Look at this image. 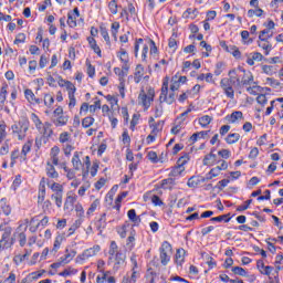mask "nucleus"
Segmentation results:
<instances>
[{"label": "nucleus", "instance_id": "1", "mask_svg": "<svg viewBox=\"0 0 283 283\" xmlns=\"http://www.w3.org/2000/svg\"><path fill=\"white\" fill-rule=\"evenodd\" d=\"M28 129H30V122L28 120V118H22L11 126L12 135L14 136V138H18V140L25 139V136L28 135Z\"/></svg>", "mask_w": 283, "mask_h": 283}, {"label": "nucleus", "instance_id": "2", "mask_svg": "<svg viewBox=\"0 0 283 283\" xmlns=\"http://www.w3.org/2000/svg\"><path fill=\"white\" fill-rule=\"evenodd\" d=\"M156 96V91L154 88L149 87L147 93H145V90H142L138 95V101L143 105L144 109H148L151 107V103H154V97Z\"/></svg>", "mask_w": 283, "mask_h": 283}, {"label": "nucleus", "instance_id": "3", "mask_svg": "<svg viewBox=\"0 0 283 283\" xmlns=\"http://www.w3.org/2000/svg\"><path fill=\"white\" fill-rule=\"evenodd\" d=\"M12 235V228H6L0 240V249H11L14 244V239Z\"/></svg>", "mask_w": 283, "mask_h": 283}, {"label": "nucleus", "instance_id": "4", "mask_svg": "<svg viewBox=\"0 0 283 283\" xmlns=\"http://www.w3.org/2000/svg\"><path fill=\"white\" fill-rule=\"evenodd\" d=\"M108 260L109 262H115L116 264H120V262H125V253L116 249H111L108 251Z\"/></svg>", "mask_w": 283, "mask_h": 283}, {"label": "nucleus", "instance_id": "5", "mask_svg": "<svg viewBox=\"0 0 283 283\" xmlns=\"http://www.w3.org/2000/svg\"><path fill=\"white\" fill-rule=\"evenodd\" d=\"M227 123L235 125V123H240V120H244V114L241 111H234L230 115L226 116Z\"/></svg>", "mask_w": 283, "mask_h": 283}, {"label": "nucleus", "instance_id": "6", "mask_svg": "<svg viewBox=\"0 0 283 283\" xmlns=\"http://www.w3.org/2000/svg\"><path fill=\"white\" fill-rule=\"evenodd\" d=\"M258 45L264 50L265 56H269V53L273 50L271 42H269V38H262V35H259Z\"/></svg>", "mask_w": 283, "mask_h": 283}, {"label": "nucleus", "instance_id": "7", "mask_svg": "<svg viewBox=\"0 0 283 283\" xmlns=\"http://www.w3.org/2000/svg\"><path fill=\"white\" fill-rule=\"evenodd\" d=\"M38 132L42 134L44 138H50L54 134V130H52V124H50V122H45L44 124H42V126H40V129H38Z\"/></svg>", "mask_w": 283, "mask_h": 283}, {"label": "nucleus", "instance_id": "8", "mask_svg": "<svg viewBox=\"0 0 283 283\" xmlns=\"http://www.w3.org/2000/svg\"><path fill=\"white\" fill-rule=\"evenodd\" d=\"M45 174L48 178H51L52 180H57L59 178V171H56V168L54 167V165H52L51 161L46 163Z\"/></svg>", "mask_w": 283, "mask_h": 283}, {"label": "nucleus", "instance_id": "9", "mask_svg": "<svg viewBox=\"0 0 283 283\" xmlns=\"http://www.w3.org/2000/svg\"><path fill=\"white\" fill-rule=\"evenodd\" d=\"M159 103H167V105H174V103H176V93H169V95L167 96V94L163 95L160 94L159 96Z\"/></svg>", "mask_w": 283, "mask_h": 283}, {"label": "nucleus", "instance_id": "10", "mask_svg": "<svg viewBox=\"0 0 283 283\" xmlns=\"http://www.w3.org/2000/svg\"><path fill=\"white\" fill-rule=\"evenodd\" d=\"M143 76H145V67L143 66V64H138L135 69L134 74L135 83H140L143 81Z\"/></svg>", "mask_w": 283, "mask_h": 283}, {"label": "nucleus", "instance_id": "11", "mask_svg": "<svg viewBox=\"0 0 283 283\" xmlns=\"http://www.w3.org/2000/svg\"><path fill=\"white\" fill-rule=\"evenodd\" d=\"M160 187L161 189H169V191H171V189L176 187V178L169 177L167 179H163Z\"/></svg>", "mask_w": 283, "mask_h": 283}, {"label": "nucleus", "instance_id": "12", "mask_svg": "<svg viewBox=\"0 0 283 283\" xmlns=\"http://www.w3.org/2000/svg\"><path fill=\"white\" fill-rule=\"evenodd\" d=\"M67 116L60 115L57 117H52V123L55 125V127H64V125H67Z\"/></svg>", "mask_w": 283, "mask_h": 283}, {"label": "nucleus", "instance_id": "13", "mask_svg": "<svg viewBox=\"0 0 283 283\" xmlns=\"http://www.w3.org/2000/svg\"><path fill=\"white\" fill-rule=\"evenodd\" d=\"M185 249H177V252L175 254V262L178 264V266H182V263L185 262V255H186Z\"/></svg>", "mask_w": 283, "mask_h": 283}, {"label": "nucleus", "instance_id": "14", "mask_svg": "<svg viewBox=\"0 0 283 283\" xmlns=\"http://www.w3.org/2000/svg\"><path fill=\"white\" fill-rule=\"evenodd\" d=\"M217 158H218V156L216 154L210 153V154L205 156L203 165L207 166V167H213V165H216Z\"/></svg>", "mask_w": 283, "mask_h": 283}, {"label": "nucleus", "instance_id": "15", "mask_svg": "<svg viewBox=\"0 0 283 283\" xmlns=\"http://www.w3.org/2000/svg\"><path fill=\"white\" fill-rule=\"evenodd\" d=\"M185 171V167L182 166H175L171 168L170 172H169V177L170 178H180V176H182V172Z\"/></svg>", "mask_w": 283, "mask_h": 283}, {"label": "nucleus", "instance_id": "16", "mask_svg": "<svg viewBox=\"0 0 283 283\" xmlns=\"http://www.w3.org/2000/svg\"><path fill=\"white\" fill-rule=\"evenodd\" d=\"M72 165H73V169H75V171H78L81 169V167H83V163L81 161V156L78 155V151H75L72 158Z\"/></svg>", "mask_w": 283, "mask_h": 283}, {"label": "nucleus", "instance_id": "17", "mask_svg": "<svg viewBox=\"0 0 283 283\" xmlns=\"http://www.w3.org/2000/svg\"><path fill=\"white\" fill-rule=\"evenodd\" d=\"M51 200H54L56 208L61 209V207H63V192H55L51 195Z\"/></svg>", "mask_w": 283, "mask_h": 283}, {"label": "nucleus", "instance_id": "18", "mask_svg": "<svg viewBox=\"0 0 283 283\" xmlns=\"http://www.w3.org/2000/svg\"><path fill=\"white\" fill-rule=\"evenodd\" d=\"M148 273H150V275L155 276L156 275H160V272L158 270V263L156 262V260H153L150 263H149V268H148Z\"/></svg>", "mask_w": 283, "mask_h": 283}, {"label": "nucleus", "instance_id": "19", "mask_svg": "<svg viewBox=\"0 0 283 283\" xmlns=\"http://www.w3.org/2000/svg\"><path fill=\"white\" fill-rule=\"evenodd\" d=\"M87 41H88L90 48L93 49L95 54L98 56H102L101 46H98V44L96 43V40L94 38H87Z\"/></svg>", "mask_w": 283, "mask_h": 283}, {"label": "nucleus", "instance_id": "20", "mask_svg": "<svg viewBox=\"0 0 283 283\" xmlns=\"http://www.w3.org/2000/svg\"><path fill=\"white\" fill-rule=\"evenodd\" d=\"M8 96V85L1 87L0 91V109H3L6 105V98Z\"/></svg>", "mask_w": 283, "mask_h": 283}, {"label": "nucleus", "instance_id": "21", "mask_svg": "<svg viewBox=\"0 0 283 283\" xmlns=\"http://www.w3.org/2000/svg\"><path fill=\"white\" fill-rule=\"evenodd\" d=\"M74 202H76V196L69 195L64 202V209L65 210L74 209Z\"/></svg>", "mask_w": 283, "mask_h": 283}, {"label": "nucleus", "instance_id": "22", "mask_svg": "<svg viewBox=\"0 0 283 283\" xmlns=\"http://www.w3.org/2000/svg\"><path fill=\"white\" fill-rule=\"evenodd\" d=\"M228 76H230L228 80L230 81L231 85H240V78L238 77L235 70L229 71Z\"/></svg>", "mask_w": 283, "mask_h": 283}, {"label": "nucleus", "instance_id": "23", "mask_svg": "<svg viewBox=\"0 0 283 283\" xmlns=\"http://www.w3.org/2000/svg\"><path fill=\"white\" fill-rule=\"evenodd\" d=\"M0 207L4 216H10L12 213V207H10V205L6 201V199H1Z\"/></svg>", "mask_w": 283, "mask_h": 283}, {"label": "nucleus", "instance_id": "24", "mask_svg": "<svg viewBox=\"0 0 283 283\" xmlns=\"http://www.w3.org/2000/svg\"><path fill=\"white\" fill-rule=\"evenodd\" d=\"M238 140H240V134L238 133H231L226 137V143H228V145H235Z\"/></svg>", "mask_w": 283, "mask_h": 283}, {"label": "nucleus", "instance_id": "25", "mask_svg": "<svg viewBox=\"0 0 283 283\" xmlns=\"http://www.w3.org/2000/svg\"><path fill=\"white\" fill-rule=\"evenodd\" d=\"M207 136H209V130H201L199 133L192 134L190 140L191 143H197L198 138H207Z\"/></svg>", "mask_w": 283, "mask_h": 283}, {"label": "nucleus", "instance_id": "26", "mask_svg": "<svg viewBox=\"0 0 283 283\" xmlns=\"http://www.w3.org/2000/svg\"><path fill=\"white\" fill-rule=\"evenodd\" d=\"M137 268H138V263L135 261L134 262V268H133L132 273L129 275V283H136V280L138 277H140V273H138V271H136Z\"/></svg>", "mask_w": 283, "mask_h": 283}, {"label": "nucleus", "instance_id": "27", "mask_svg": "<svg viewBox=\"0 0 283 283\" xmlns=\"http://www.w3.org/2000/svg\"><path fill=\"white\" fill-rule=\"evenodd\" d=\"M170 260H171V255L167 254L165 249L160 250V263L163 264V266H167Z\"/></svg>", "mask_w": 283, "mask_h": 283}, {"label": "nucleus", "instance_id": "28", "mask_svg": "<svg viewBox=\"0 0 283 283\" xmlns=\"http://www.w3.org/2000/svg\"><path fill=\"white\" fill-rule=\"evenodd\" d=\"M134 242H136V230H134V227L132 228L130 234L127 238V243L126 245L128 249H134Z\"/></svg>", "mask_w": 283, "mask_h": 283}, {"label": "nucleus", "instance_id": "29", "mask_svg": "<svg viewBox=\"0 0 283 283\" xmlns=\"http://www.w3.org/2000/svg\"><path fill=\"white\" fill-rule=\"evenodd\" d=\"M28 258H30V252L29 251H27L24 254H17L13 258V262H14V264L19 265V264H21V262L28 260Z\"/></svg>", "mask_w": 283, "mask_h": 283}, {"label": "nucleus", "instance_id": "30", "mask_svg": "<svg viewBox=\"0 0 283 283\" xmlns=\"http://www.w3.org/2000/svg\"><path fill=\"white\" fill-rule=\"evenodd\" d=\"M48 187H50V189L53 191V193H63V185L59 184V182H53L50 185V182H48Z\"/></svg>", "mask_w": 283, "mask_h": 283}, {"label": "nucleus", "instance_id": "31", "mask_svg": "<svg viewBox=\"0 0 283 283\" xmlns=\"http://www.w3.org/2000/svg\"><path fill=\"white\" fill-rule=\"evenodd\" d=\"M127 229H129V222H125L122 227H117V233L120 238H127Z\"/></svg>", "mask_w": 283, "mask_h": 283}, {"label": "nucleus", "instance_id": "32", "mask_svg": "<svg viewBox=\"0 0 283 283\" xmlns=\"http://www.w3.org/2000/svg\"><path fill=\"white\" fill-rule=\"evenodd\" d=\"M242 85H255V81L253 80V74L251 72L247 73L243 80L241 81Z\"/></svg>", "mask_w": 283, "mask_h": 283}, {"label": "nucleus", "instance_id": "33", "mask_svg": "<svg viewBox=\"0 0 283 283\" xmlns=\"http://www.w3.org/2000/svg\"><path fill=\"white\" fill-rule=\"evenodd\" d=\"M262 14H264V10L260 8L248 10V17L250 19H253V17H262Z\"/></svg>", "mask_w": 283, "mask_h": 283}, {"label": "nucleus", "instance_id": "34", "mask_svg": "<svg viewBox=\"0 0 283 283\" xmlns=\"http://www.w3.org/2000/svg\"><path fill=\"white\" fill-rule=\"evenodd\" d=\"M212 120L213 118L211 116L203 115L202 117L199 118V125H201L202 127H208Z\"/></svg>", "mask_w": 283, "mask_h": 283}, {"label": "nucleus", "instance_id": "35", "mask_svg": "<svg viewBox=\"0 0 283 283\" xmlns=\"http://www.w3.org/2000/svg\"><path fill=\"white\" fill-rule=\"evenodd\" d=\"M170 90L171 92H178V90H180V82L178 81V74L172 76Z\"/></svg>", "mask_w": 283, "mask_h": 283}, {"label": "nucleus", "instance_id": "36", "mask_svg": "<svg viewBox=\"0 0 283 283\" xmlns=\"http://www.w3.org/2000/svg\"><path fill=\"white\" fill-rule=\"evenodd\" d=\"M218 176H220V170L214 167L206 175V180H213V178H218Z\"/></svg>", "mask_w": 283, "mask_h": 283}, {"label": "nucleus", "instance_id": "37", "mask_svg": "<svg viewBox=\"0 0 283 283\" xmlns=\"http://www.w3.org/2000/svg\"><path fill=\"white\" fill-rule=\"evenodd\" d=\"M94 117L92 116H87V117H84L82 119V127H84V129H87L88 127H92V125H94Z\"/></svg>", "mask_w": 283, "mask_h": 283}, {"label": "nucleus", "instance_id": "38", "mask_svg": "<svg viewBox=\"0 0 283 283\" xmlns=\"http://www.w3.org/2000/svg\"><path fill=\"white\" fill-rule=\"evenodd\" d=\"M111 272L109 271H102L99 275L96 277L97 283H106L107 279L109 277Z\"/></svg>", "mask_w": 283, "mask_h": 283}, {"label": "nucleus", "instance_id": "39", "mask_svg": "<svg viewBox=\"0 0 283 283\" xmlns=\"http://www.w3.org/2000/svg\"><path fill=\"white\" fill-rule=\"evenodd\" d=\"M119 60L123 62V63H126L128 64L129 63V54L127 53V51H125V49H120L118 55Z\"/></svg>", "mask_w": 283, "mask_h": 283}, {"label": "nucleus", "instance_id": "40", "mask_svg": "<svg viewBox=\"0 0 283 283\" xmlns=\"http://www.w3.org/2000/svg\"><path fill=\"white\" fill-rule=\"evenodd\" d=\"M101 206V200L95 199L92 205L90 206L88 210H87V216H92V213H94V211H96V209H98V207Z\"/></svg>", "mask_w": 283, "mask_h": 283}, {"label": "nucleus", "instance_id": "41", "mask_svg": "<svg viewBox=\"0 0 283 283\" xmlns=\"http://www.w3.org/2000/svg\"><path fill=\"white\" fill-rule=\"evenodd\" d=\"M142 50V61L147 63V54L149 53V42L143 44Z\"/></svg>", "mask_w": 283, "mask_h": 283}, {"label": "nucleus", "instance_id": "42", "mask_svg": "<svg viewBox=\"0 0 283 283\" xmlns=\"http://www.w3.org/2000/svg\"><path fill=\"white\" fill-rule=\"evenodd\" d=\"M144 44L145 40H143V38L136 39L134 48V54L136 59H138V50H140V45L143 46Z\"/></svg>", "mask_w": 283, "mask_h": 283}, {"label": "nucleus", "instance_id": "43", "mask_svg": "<svg viewBox=\"0 0 283 283\" xmlns=\"http://www.w3.org/2000/svg\"><path fill=\"white\" fill-rule=\"evenodd\" d=\"M31 120L34 123L36 129H41L43 127V122H41V118H39V115L31 114Z\"/></svg>", "mask_w": 283, "mask_h": 283}, {"label": "nucleus", "instance_id": "44", "mask_svg": "<svg viewBox=\"0 0 283 283\" xmlns=\"http://www.w3.org/2000/svg\"><path fill=\"white\" fill-rule=\"evenodd\" d=\"M210 220L211 222H230L231 218L229 217V214H222L219 217H213Z\"/></svg>", "mask_w": 283, "mask_h": 283}, {"label": "nucleus", "instance_id": "45", "mask_svg": "<svg viewBox=\"0 0 283 283\" xmlns=\"http://www.w3.org/2000/svg\"><path fill=\"white\" fill-rule=\"evenodd\" d=\"M76 273H78V271L74 268H67L63 272H60L59 275L62 277H67V275H76Z\"/></svg>", "mask_w": 283, "mask_h": 283}, {"label": "nucleus", "instance_id": "46", "mask_svg": "<svg viewBox=\"0 0 283 283\" xmlns=\"http://www.w3.org/2000/svg\"><path fill=\"white\" fill-rule=\"evenodd\" d=\"M232 273H234V275H240L241 277H247L248 275L247 270L240 266L232 268Z\"/></svg>", "mask_w": 283, "mask_h": 283}, {"label": "nucleus", "instance_id": "47", "mask_svg": "<svg viewBox=\"0 0 283 283\" xmlns=\"http://www.w3.org/2000/svg\"><path fill=\"white\" fill-rule=\"evenodd\" d=\"M75 213L76 218H85V210L83 209V206L81 203L75 205Z\"/></svg>", "mask_w": 283, "mask_h": 283}, {"label": "nucleus", "instance_id": "48", "mask_svg": "<svg viewBox=\"0 0 283 283\" xmlns=\"http://www.w3.org/2000/svg\"><path fill=\"white\" fill-rule=\"evenodd\" d=\"M32 150V140H28L23 146H22V151L21 154L25 156H28V154H30V151Z\"/></svg>", "mask_w": 283, "mask_h": 283}, {"label": "nucleus", "instance_id": "49", "mask_svg": "<svg viewBox=\"0 0 283 283\" xmlns=\"http://www.w3.org/2000/svg\"><path fill=\"white\" fill-rule=\"evenodd\" d=\"M24 95L29 103H34V98H36V96L34 95V92H32V90L27 88L24 91Z\"/></svg>", "mask_w": 283, "mask_h": 283}, {"label": "nucleus", "instance_id": "50", "mask_svg": "<svg viewBox=\"0 0 283 283\" xmlns=\"http://www.w3.org/2000/svg\"><path fill=\"white\" fill-rule=\"evenodd\" d=\"M191 14H193L192 19H195V18H196V14H198V9H191V8H189V9H187V10L184 12L182 17H184V19H189V17H191Z\"/></svg>", "mask_w": 283, "mask_h": 283}, {"label": "nucleus", "instance_id": "51", "mask_svg": "<svg viewBox=\"0 0 283 283\" xmlns=\"http://www.w3.org/2000/svg\"><path fill=\"white\" fill-rule=\"evenodd\" d=\"M44 105L46 107H52V105H54V96H52L51 94H45L44 95Z\"/></svg>", "mask_w": 283, "mask_h": 283}, {"label": "nucleus", "instance_id": "52", "mask_svg": "<svg viewBox=\"0 0 283 283\" xmlns=\"http://www.w3.org/2000/svg\"><path fill=\"white\" fill-rule=\"evenodd\" d=\"M64 171L66 174L67 180H74L76 178V172L73 169H70L64 166Z\"/></svg>", "mask_w": 283, "mask_h": 283}, {"label": "nucleus", "instance_id": "53", "mask_svg": "<svg viewBox=\"0 0 283 283\" xmlns=\"http://www.w3.org/2000/svg\"><path fill=\"white\" fill-rule=\"evenodd\" d=\"M202 258L206 259L209 269H213V268L217 266L216 261H213V259H212L209 254H206V255H205V253H202Z\"/></svg>", "mask_w": 283, "mask_h": 283}, {"label": "nucleus", "instance_id": "54", "mask_svg": "<svg viewBox=\"0 0 283 283\" xmlns=\"http://www.w3.org/2000/svg\"><path fill=\"white\" fill-rule=\"evenodd\" d=\"M64 83H65V87H66V90H67V92H69V96H70V94H72V95L76 94V86H74V85L72 84V82L66 81V82H64Z\"/></svg>", "mask_w": 283, "mask_h": 283}, {"label": "nucleus", "instance_id": "55", "mask_svg": "<svg viewBox=\"0 0 283 283\" xmlns=\"http://www.w3.org/2000/svg\"><path fill=\"white\" fill-rule=\"evenodd\" d=\"M189 163V155L186 154L184 156H181L178 161H177V167H185V165Z\"/></svg>", "mask_w": 283, "mask_h": 283}, {"label": "nucleus", "instance_id": "56", "mask_svg": "<svg viewBox=\"0 0 283 283\" xmlns=\"http://www.w3.org/2000/svg\"><path fill=\"white\" fill-rule=\"evenodd\" d=\"M76 15H72V13L67 14V25H70V28H76Z\"/></svg>", "mask_w": 283, "mask_h": 283}, {"label": "nucleus", "instance_id": "57", "mask_svg": "<svg viewBox=\"0 0 283 283\" xmlns=\"http://www.w3.org/2000/svg\"><path fill=\"white\" fill-rule=\"evenodd\" d=\"M108 8H109L112 14H118V4L116 3V0H112L108 3Z\"/></svg>", "mask_w": 283, "mask_h": 283}, {"label": "nucleus", "instance_id": "58", "mask_svg": "<svg viewBox=\"0 0 283 283\" xmlns=\"http://www.w3.org/2000/svg\"><path fill=\"white\" fill-rule=\"evenodd\" d=\"M187 185H188V187H190V188H196V187H198V185H200V180L197 179L196 177H190V178L188 179Z\"/></svg>", "mask_w": 283, "mask_h": 283}, {"label": "nucleus", "instance_id": "59", "mask_svg": "<svg viewBox=\"0 0 283 283\" xmlns=\"http://www.w3.org/2000/svg\"><path fill=\"white\" fill-rule=\"evenodd\" d=\"M74 255H76V252L72 253H66L64 255V258H61L60 260L63 262V264H70V262H72V258H74Z\"/></svg>", "mask_w": 283, "mask_h": 283}, {"label": "nucleus", "instance_id": "60", "mask_svg": "<svg viewBox=\"0 0 283 283\" xmlns=\"http://www.w3.org/2000/svg\"><path fill=\"white\" fill-rule=\"evenodd\" d=\"M148 48H150V54H158V46L154 40H148Z\"/></svg>", "mask_w": 283, "mask_h": 283}, {"label": "nucleus", "instance_id": "61", "mask_svg": "<svg viewBox=\"0 0 283 283\" xmlns=\"http://www.w3.org/2000/svg\"><path fill=\"white\" fill-rule=\"evenodd\" d=\"M97 109H101V99H98V97H96L95 103L90 106V112L94 114Z\"/></svg>", "mask_w": 283, "mask_h": 283}, {"label": "nucleus", "instance_id": "62", "mask_svg": "<svg viewBox=\"0 0 283 283\" xmlns=\"http://www.w3.org/2000/svg\"><path fill=\"white\" fill-rule=\"evenodd\" d=\"M251 202H253V199L247 200L244 205L237 207V211H247V209H249L251 206Z\"/></svg>", "mask_w": 283, "mask_h": 283}, {"label": "nucleus", "instance_id": "63", "mask_svg": "<svg viewBox=\"0 0 283 283\" xmlns=\"http://www.w3.org/2000/svg\"><path fill=\"white\" fill-rule=\"evenodd\" d=\"M99 32L104 41H106V43H109V33L107 32V28L101 27Z\"/></svg>", "mask_w": 283, "mask_h": 283}, {"label": "nucleus", "instance_id": "64", "mask_svg": "<svg viewBox=\"0 0 283 283\" xmlns=\"http://www.w3.org/2000/svg\"><path fill=\"white\" fill-rule=\"evenodd\" d=\"M220 85H221V87H222L223 91L227 90V88H229V87H231V86H233V85L231 84V82L229 81V78H222V80L220 81Z\"/></svg>", "mask_w": 283, "mask_h": 283}]
</instances>
